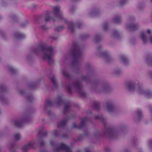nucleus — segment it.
Wrapping results in <instances>:
<instances>
[{"mask_svg": "<svg viewBox=\"0 0 152 152\" xmlns=\"http://www.w3.org/2000/svg\"><path fill=\"white\" fill-rule=\"evenodd\" d=\"M145 37V35L144 34H141V37L142 38V39L144 40V38Z\"/></svg>", "mask_w": 152, "mask_h": 152, "instance_id": "nucleus-1", "label": "nucleus"}, {"mask_svg": "<svg viewBox=\"0 0 152 152\" xmlns=\"http://www.w3.org/2000/svg\"><path fill=\"white\" fill-rule=\"evenodd\" d=\"M59 10V8L57 7H55L54 8V10L55 11H58Z\"/></svg>", "mask_w": 152, "mask_h": 152, "instance_id": "nucleus-2", "label": "nucleus"}, {"mask_svg": "<svg viewBox=\"0 0 152 152\" xmlns=\"http://www.w3.org/2000/svg\"><path fill=\"white\" fill-rule=\"evenodd\" d=\"M147 32L148 34H150L151 33V31L150 30H148L147 31Z\"/></svg>", "mask_w": 152, "mask_h": 152, "instance_id": "nucleus-3", "label": "nucleus"}, {"mask_svg": "<svg viewBox=\"0 0 152 152\" xmlns=\"http://www.w3.org/2000/svg\"><path fill=\"white\" fill-rule=\"evenodd\" d=\"M151 43H152V38L151 39Z\"/></svg>", "mask_w": 152, "mask_h": 152, "instance_id": "nucleus-4", "label": "nucleus"}, {"mask_svg": "<svg viewBox=\"0 0 152 152\" xmlns=\"http://www.w3.org/2000/svg\"><path fill=\"white\" fill-rule=\"evenodd\" d=\"M18 136H19V137L20 136V135H19V134H18Z\"/></svg>", "mask_w": 152, "mask_h": 152, "instance_id": "nucleus-5", "label": "nucleus"}, {"mask_svg": "<svg viewBox=\"0 0 152 152\" xmlns=\"http://www.w3.org/2000/svg\"><path fill=\"white\" fill-rule=\"evenodd\" d=\"M16 140H18V139H17V138H16Z\"/></svg>", "mask_w": 152, "mask_h": 152, "instance_id": "nucleus-6", "label": "nucleus"}]
</instances>
